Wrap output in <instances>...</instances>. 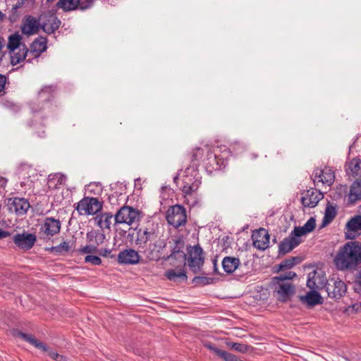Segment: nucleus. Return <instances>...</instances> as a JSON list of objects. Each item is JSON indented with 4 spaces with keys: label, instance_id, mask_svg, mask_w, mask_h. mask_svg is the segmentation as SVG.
<instances>
[{
    "label": "nucleus",
    "instance_id": "f257e3e1",
    "mask_svg": "<svg viewBox=\"0 0 361 361\" xmlns=\"http://www.w3.org/2000/svg\"><path fill=\"white\" fill-rule=\"evenodd\" d=\"M173 240V246L171 247V253L165 257V260L175 259L180 260L185 265L188 261V267L194 274L201 271L204 263V255L202 248L199 244L194 246L187 247L188 253L183 251L185 241L181 235L176 237Z\"/></svg>",
    "mask_w": 361,
    "mask_h": 361
},
{
    "label": "nucleus",
    "instance_id": "f03ea898",
    "mask_svg": "<svg viewBox=\"0 0 361 361\" xmlns=\"http://www.w3.org/2000/svg\"><path fill=\"white\" fill-rule=\"evenodd\" d=\"M334 263L339 271H356L361 264V242L352 240L345 243L339 248Z\"/></svg>",
    "mask_w": 361,
    "mask_h": 361
},
{
    "label": "nucleus",
    "instance_id": "7ed1b4c3",
    "mask_svg": "<svg viewBox=\"0 0 361 361\" xmlns=\"http://www.w3.org/2000/svg\"><path fill=\"white\" fill-rule=\"evenodd\" d=\"M316 227V220L310 217L303 226H295L288 236L286 237L279 245V255H285L298 247L301 243L300 237L312 231Z\"/></svg>",
    "mask_w": 361,
    "mask_h": 361
},
{
    "label": "nucleus",
    "instance_id": "20e7f679",
    "mask_svg": "<svg viewBox=\"0 0 361 361\" xmlns=\"http://www.w3.org/2000/svg\"><path fill=\"white\" fill-rule=\"evenodd\" d=\"M142 217V213L138 209L126 204L118 208L114 214V223L113 226L116 228L120 224L131 226L138 222Z\"/></svg>",
    "mask_w": 361,
    "mask_h": 361
},
{
    "label": "nucleus",
    "instance_id": "39448f33",
    "mask_svg": "<svg viewBox=\"0 0 361 361\" xmlns=\"http://www.w3.org/2000/svg\"><path fill=\"white\" fill-rule=\"evenodd\" d=\"M13 335L16 337L20 338L22 340L29 343L36 348L48 353V355L56 361H66V357L59 355L57 352L52 350L45 343L39 341L33 335L23 333L18 329H13Z\"/></svg>",
    "mask_w": 361,
    "mask_h": 361
},
{
    "label": "nucleus",
    "instance_id": "423d86ee",
    "mask_svg": "<svg viewBox=\"0 0 361 361\" xmlns=\"http://www.w3.org/2000/svg\"><path fill=\"white\" fill-rule=\"evenodd\" d=\"M106 238V235L102 230H94L86 233L87 245L80 247L78 252L80 254H95L98 247L102 245Z\"/></svg>",
    "mask_w": 361,
    "mask_h": 361
},
{
    "label": "nucleus",
    "instance_id": "0eeeda50",
    "mask_svg": "<svg viewBox=\"0 0 361 361\" xmlns=\"http://www.w3.org/2000/svg\"><path fill=\"white\" fill-rule=\"evenodd\" d=\"M271 287L277 300L283 303L290 301L295 293V286L290 282L271 281Z\"/></svg>",
    "mask_w": 361,
    "mask_h": 361
},
{
    "label": "nucleus",
    "instance_id": "6e6552de",
    "mask_svg": "<svg viewBox=\"0 0 361 361\" xmlns=\"http://www.w3.org/2000/svg\"><path fill=\"white\" fill-rule=\"evenodd\" d=\"M166 219L175 228L185 226L187 222L185 208L180 204L171 206L166 212Z\"/></svg>",
    "mask_w": 361,
    "mask_h": 361
},
{
    "label": "nucleus",
    "instance_id": "1a4fd4ad",
    "mask_svg": "<svg viewBox=\"0 0 361 361\" xmlns=\"http://www.w3.org/2000/svg\"><path fill=\"white\" fill-rule=\"evenodd\" d=\"M325 288L329 298L338 300L346 293L347 286L339 279H330L327 281Z\"/></svg>",
    "mask_w": 361,
    "mask_h": 361
},
{
    "label": "nucleus",
    "instance_id": "9d476101",
    "mask_svg": "<svg viewBox=\"0 0 361 361\" xmlns=\"http://www.w3.org/2000/svg\"><path fill=\"white\" fill-rule=\"evenodd\" d=\"M7 209L18 215H23L27 213L30 205L27 200L20 197L8 198L5 200Z\"/></svg>",
    "mask_w": 361,
    "mask_h": 361
},
{
    "label": "nucleus",
    "instance_id": "9b49d317",
    "mask_svg": "<svg viewBox=\"0 0 361 361\" xmlns=\"http://www.w3.org/2000/svg\"><path fill=\"white\" fill-rule=\"evenodd\" d=\"M61 222L59 219L53 217L45 219L44 224L41 225L39 235L40 238H45L46 236H53L60 232Z\"/></svg>",
    "mask_w": 361,
    "mask_h": 361
},
{
    "label": "nucleus",
    "instance_id": "f8f14e48",
    "mask_svg": "<svg viewBox=\"0 0 361 361\" xmlns=\"http://www.w3.org/2000/svg\"><path fill=\"white\" fill-rule=\"evenodd\" d=\"M14 244L19 248L28 250H30L37 241V236L34 233L23 231L22 233H16L13 237Z\"/></svg>",
    "mask_w": 361,
    "mask_h": 361
},
{
    "label": "nucleus",
    "instance_id": "ddd939ff",
    "mask_svg": "<svg viewBox=\"0 0 361 361\" xmlns=\"http://www.w3.org/2000/svg\"><path fill=\"white\" fill-rule=\"evenodd\" d=\"M33 116L29 123L30 128H32L33 132L40 137H43L45 134V124L42 122L44 121L45 116H44L40 112L41 109L37 110L32 108Z\"/></svg>",
    "mask_w": 361,
    "mask_h": 361
},
{
    "label": "nucleus",
    "instance_id": "4468645a",
    "mask_svg": "<svg viewBox=\"0 0 361 361\" xmlns=\"http://www.w3.org/2000/svg\"><path fill=\"white\" fill-rule=\"evenodd\" d=\"M252 239L253 246L257 250H265L269 247L270 236L267 230L264 228L259 229L255 233H252Z\"/></svg>",
    "mask_w": 361,
    "mask_h": 361
},
{
    "label": "nucleus",
    "instance_id": "2eb2a0df",
    "mask_svg": "<svg viewBox=\"0 0 361 361\" xmlns=\"http://www.w3.org/2000/svg\"><path fill=\"white\" fill-rule=\"evenodd\" d=\"M117 261L120 264H137L140 261V255L133 249H126L119 252Z\"/></svg>",
    "mask_w": 361,
    "mask_h": 361
},
{
    "label": "nucleus",
    "instance_id": "dca6fc26",
    "mask_svg": "<svg viewBox=\"0 0 361 361\" xmlns=\"http://www.w3.org/2000/svg\"><path fill=\"white\" fill-rule=\"evenodd\" d=\"M345 237L348 240H354L359 231H361V215L352 217L345 225Z\"/></svg>",
    "mask_w": 361,
    "mask_h": 361
},
{
    "label": "nucleus",
    "instance_id": "f3484780",
    "mask_svg": "<svg viewBox=\"0 0 361 361\" xmlns=\"http://www.w3.org/2000/svg\"><path fill=\"white\" fill-rule=\"evenodd\" d=\"M41 25L42 23L35 17L27 16L25 17L21 30L25 35H32L39 31L41 28Z\"/></svg>",
    "mask_w": 361,
    "mask_h": 361
},
{
    "label": "nucleus",
    "instance_id": "a211bd4d",
    "mask_svg": "<svg viewBox=\"0 0 361 361\" xmlns=\"http://www.w3.org/2000/svg\"><path fill=\"white\" fill-rule=\"evenodd\" d=\"M313 175L315 178H319V182L328 185H331L335 180L334 171L329 167H325L324 169L317 168Z\"/></svg>",
    "mask_w": 361,
    "mask_h": 361
},
{
    "label": "nucleus",
    "instance_id": "6ab92c4d",
    "mask_svg": "<svg viewBox=\"0 0 361 361\" xmlns=\"http://www.w3.org/2000/svg\"><path fill=\"white\" fill-rule=\"evenodd\" d=\"M47 39L45 37L39 36L36 38L30 44L29 51L33 58L36 59L47 50Z\"/></svg>",
    "mask_w": 361,
    "mask_h": 361
},
{
    "label": "nucleus",
    "instance_id": "aec40b11",
    "mask_svg": "<svg viewBox=\"0 0 361 361\" xmlns=\"http://www.w3.org/2000/svg\"><path fill=\"white\" fill-rule=\"evenodd\" d=\"M323 197L320 192L307 190L305 196L301 197V203L305 207H315L319 200Z\"/></svg>",
    "mask_w": 361,
    "mask_h": 361
},
{
    "label": "nucleus",
    "instance_id": "412c9836",
    "mask_svg": "<svg viewBox=\"0 0 361 361\" xmlns=\"http://www.w3.org/2000/svg\"><path fill=\"white\" fill-rule=\"evenodd\" d=\"M135 230L137 231L135 243L139 246L145 245L149 240L156 237L155 231L153 228L137 227Z\"/></svg>",
    "mask_w": 361,
    "mask_h": 361
},
{
    "label": "nucleus",
    "instance_id": "4be33fe9",
    "mask_svg": "<svg viewBox=\"0 0 361 361\" xmlns=\"http://www.w3.org/2000/svg\"><path fill=\"white\" fill-rule=\"evenodd\" d=\"M299 300L302 303H305L307 307H314L317 305H321L324 302L322 297L316 290H310L306 295H300Z\"/></svg>",
    "mask_w": 361,
    "mask_h": 361
},
{
    "label": "nucleus",
    "instance_id": "5701e85b",
    "mask_svg": "<svg viewBox=\"0 0 361 361\" xmlns=\"http://www.w3.org/2000/svg\"><path fill=\"white\" fill-rule=\"evenodd\" d=\"M47 21L42 23L41 29L49 35L54 33L61 25V20L54 14H49Z\"/></svg>",
    "mask_w": 361,
    "mask_h": 361
},
{
    "label": "nucleus",
    "instance_id": "b1692460",
    "mask_svg": "<svg viewBox=\"0 0 361 361\" xmlns=\"http://www.w3.org/2000/svg\"><path fill=\"white\" fill-rule=\"evenodd\" d=\"M361 200V178H356L350 188L348 196L349 204H354Z\"/></svg>",
    "mask_w": 361,
    "mask_h": 361
},
{
    "label": "nucleus",
    "instance_id": "393cba45",
    "mask_svg": "<svg viewBox=\"0 0 361 361\" xmlns=\"http://www.w3.org/2000/svg\"><path fill=\"white\" fill-rule=\"evenodd\" d=\"M204 346L207 349L210 350L211 351H212L219 357L224 360V361H244L243 360L239 359L236 355L232 353L219 349L211 343H205L204 344Z\"/></svg>",
    "mask_w": 361,
    "mask_h": 361
},
{
    "label": "nucleus",
    "instance_id": "a878e982",
    "mask_svg": "<svg viewBox=\"0 0 361 361\" xmlns=\"http://www.w3.org/2000/svg\"><path fill=\"white\" fill-rule=\"evenodd\" d=\"M200 184V180L187 176L183 179V185L181 190L185 195H191L198 190Z\"/></svg>",
    "mask_w": 361,
    "mask_h": 361
},
{
    "label": "nucleus",
    "instance_id": "bb28decb",
    "mask_svg": "<svg viewBox=\"0 0 361 361\" xmlns=\"http://www.w3.org/2000/svg\"><path fill=\"white\" fill-rule=\"evenodd\" d=\"M114 220V214L111 212H104L99 214H97L94 218L95 221L97 222V226L103 229L110 230L111 226L112 224V220Z\"/></svg>",
    "mask_w": 361,
    "mask_h": 361
},
{
    "label": "nucleus",
    "instance_id": "cd10ccee",
    "mask_svg": "<svg viewBox=\"0 0 361 361\" xmlns=\"http://www.w3.org/2000/svg\"><path fill=\"white\" fill-rule=\"evenodd\" d=\"M345 171L349 176L361 178V159L353 158L346 165Z\"/></svg>",
    "mask_w": 361,
    "mask_h": 361
},
{
    "label": "nucleus",
    "instance_id": "c85d7f7f",
    "mask_svg": "<svg viewBox=\"0 0 361 361\" xmlns=\"http://www.w3.org/2000/svg\"><path fill=\"white\" fill-rule=\"evenodd\" d=\"M302 261V257L300 256L290 257L283 259L279 264L274 267L275 272H279L282 270L290 269L295 265L299 264Z\"/></svg>",
    "mask_w": 361,
    "mask_h": 361
},
{
    "label": "nucleus",
    "instance_id": "c756f323",
    "mask_svg": "<svg viewBox=\"0 0 361 361\" xmlns=\"http://www.w3.org/2000/svg\"><path fill=\"white\" fill-rule=\"evenodd\" d=\"M240 264V259L234 257H225L222 261V267L227 274L233 273Z\"/></svg>",
    "mask_w": 361,
    "mask_h": 361
},
{
    "label": "nucleus",
    "instance_id": "7c9ffc66",
    "mask_svg": "<svg viewBox=\"0 0 361 361\" xmlns=\"http://www.w3.org/2000/svg\"><path fill=\"white\" fill-rule=\"evenodd\" d=\"M56 91V85L44 86L38 93L39 102H49L54 97Z\"/></svg>",
    "mask_w": 361,
    "mask_h": 361
},
{
    "label": "nucleus",
    "instance_id": "2f4dec72",
    "mask_svg": "<svg viewBox=\"0 0 361 361\" xmlns=\"http://www.w3.org/2000/svg\"><path fill=\"white\" fill-rule=\"evenodd\" d=\"M92 201V197H85L78 203L75 209L80 214H82V212H84L85 214L93 215Z\"/></svg>",
    "mask_w": 361,
    "mask_h": 361
},
{
    "label": "nucleus",
    "instance_id": "473e14b6",
    "mask_svg": "<svg viewBox=\"0 0 361 361\" xmlns=\"http://www.w3.org/2000/svg\"><path fill=\"white\" fill-rule=\"evenodd\" d=\"M21 40L22 36L18 32L8 37L7 49L11 54L17 49L22 47L23 43L21 42Z\"/></svg>",
    "mask_w": 361,
    "mask_h": 361
},
{
    "label": "nucleus",
    "instance_id": "72a5a7b5",
    "mask_svg": "<svg viewBox=\"0 0 361 361\" xmlns=\"http://www.w3.org/2000/svg\"><path fill=\"white\" fill-rule=\"evenodd\" d=\"M29 49L27 48L25 44H23L22 47L18 48V52H12L11 55V63L12 66H16L20 62L25 60Z\"/></svg>",
    "mask_w": 361,
    "mask_h": 361
},
{
    "label": "nucleus",
    "instance_id": "f704fd0d",
    "mask_svg": "<svg viewBox=\"0 0 361 361\" xmlns=\"http://www.w3.org/2000/svg\"><path fill=\"white\" fill-rule=\"evenodd\" d=\"M56 7L61 8L64 12L80 9V0H59Z\"/></svg>",
    "mask_w": 361,
    "mask_h": 361
},
{
    "label": "nucleus",
    "instance_id": "c9c22d12",
    "mask_svg": "<svg viewBox=\"0 0 361 361\" xmlns=\"http://www.w3.org/2000/svg\"><path fill=\"white\" fill-rule=\"evenodd\" d=\"M165 276L169 280L173 281H183L188 279L186 272L183 269H169L166 271Z\"/></svg>",
    "mask_w": 361,
    "mask_h": 361
},
{
    "label": "nucleus",
    "instance_id": "e433bc0d",
    "mask_svg": "<svg viewBox=\"0 0 361 361\" xmlns=\"http://www.w3.org/2000/svg\"><path fill=\"white\" fill-rule=\"evenodd\" d=\"M57 248L55 249L57 250L58 255H65L69 252H73L75 250V241L72 243L69 241H63L59 245H56Z\"/></svg>",
    "mask_w": 361,
    "mask_h": 361
},
{
    "label": "nucleus",
    "instance_id": "4c0bfd02",
    "mask_svg": "<svg viewBox=\"0 0 361 361\" xmlns=\"http://www.w3.org/2000/svg\"><path fill=\"white\" fill-rule=\"evenodd\" d=\"M336 215V207L328 203L324 213L322 225L325 226L333 221Z\"/></svg>",
    "mask_w": 361,
    "mask_h": 361
},
{
    "label": "nucleus",
    "instance_id": "58836bf2",
    "mask_svg": "<svg viewBox=\"0 0 361 361\" xmlns=\"http://www.w3.org/2000/svg\"><path fill=\"white\" fill-rule=\"evenodd\" d=\"M204 155V150L201 148L195 149L191 154L190 161L191 164L190 166L191 167H197L200 165V161L202 159Z\"/></svg>",
    "mask_w": 361,
    "mask_h": 361
},
{
    "label": "nucleus",
    "instance_id": "ea45409f",
    "mask_svg": "<svg viewBox=\"0 0 361 361\" xmlns=\"http://www.w3.org/2000/svg\"><path fill=\"white\" fill-rule=\"evenodd\" d=\"M207 160L208 161L207 164H209L212 169H217L220 167L217 154L215 152L208 150L207 152Z\"/></svg>",
    "mask_w": 361,
    "mask_h": 361
},
{
    "label": "nucleus",
    "instance_id": "a19ab883",
    "mask_svg": "<svg viewBox=\"0 0 361 361\" xmlns=\"http://www.w3.org/2000/svg\"><path fill=\"white\" fill-rule=\"evenodd\" d=\"M296 276L297 274L295 272L290 271L284 274H280L279 276L273 277L272 281L288 282V281L292 280Z\"/></svg>",
    "mask_w": 361,
    "mask_h": 361
},
{
    "label": "nucleus",
    "instance_id": "79ce46f5",
    "mask_svg": "<svg viewBox=\"0 0 361 361\" xmlns=\"http://www.w3.org/2000/svg\"><path fill=\"white\" fill-rule=\"evenodd\" d=\"M226 344L228 348L242 353H246L249 349V346L244 343L228 341Z\"/></svg>",
    "mask_w": 361,
    "mask_h": 361
},
{
    "label": "nucleus",
    "instance_id": "37998d69",
    "mask_svg": "<svg viewBox=\"0 0 361 361\" xmlns=\"http://www.w3.org/2000/svg\"><path fill=\"white\" fill-rule=\"evenodd\" d=\"M356 271L353 281V289L355 293L361 294V267L360 269L357 268Z\"/></svg>",
    "mask_w": 361,
    "mask_h": 361
},
{
    "label": "nucleus",
    "instance_id": "c03bdc74",
    "mask_svg": "<svg viewBox=\"0 0 361 361\" xmlns=\"http://www.w3.org/2000/svg\"><path fill=\"white\" fill-rule=\"evenodd\" d=\"M316 274V271H314L308 274L307 280V286L310 289V290H316L317 288H318V286L314 279Z\"/></svg>",
    "mask_w": 361,
    "mask_h": 361
},
{
    "label": "nucleus",
    "instance_id": "a18cd8bd",
    "mask_svg": "<svg viewBox=\"0 0 361 361\" xmlns=\"http://www.w3.org/2000/svg\"><path fill=\"white\" fill-rule=\"evenodd\" d=\"M214 279L212 278L206 276H195L192 279V283L196 284H200L202 286L211 284L213 283Z\"/></svg>",
    "mask_w": 361,
    "mask_h": 361
},
{
    "label": "nucleus",
    "instance_id": "49530a36",
    "mask_svg": "<svg viewBox=\"0 0 361 361\" xmlns=\"http://www.w3.org/2000/svg\"><path fill=\"white\" fill-rule=\"evenodd\" d=\"M85 262L90 263L92 265H100L102 264V259L98 256L88 255L85 257Z\"/></svg>",
    "mask_w": 361,
    "mask_h": 361
},
{
    "label": "nucleus",
    "instance_id": "de8ad7c7",
    "mask_svg": "<svg viewBox=\"0 0 361 361\" xmlns=\"http://www.w3.org/2000/svg\"><path fill=\"white\" fill-rule=\"evenodd\" d=\"M92 210L93 215L100 212L103 208V202L99 201V200L96 197H92Z\"/></svg>",
    "mask_w": 361,
    "mask_h": 361
},
{
    "label": "nucleus",
    "instance_id": "09e8293b",
    "mask_svg": "<svg viewBox=\"0 0 361 361\" xmlns=\"http://www.w3.org/2000/svg\"><path fill=\"white\" fill-rule=\"evenodd\" d=\"M122 195H123L122 193H118V192H115L114 193H113L109 196V202H110V204L111 205H118L119 204V203L118 202V197Z\"/></svg>",
    "mask_w": 361,
    "mask_h": 361
},
{
    "label": "nucleus",
    "instance_id": "8fccbe9b",
    "mask_svg": "<svg viewBox=\"0 0 361 361\" xmlns=\"http://www.w3.org/2000/svg\"><path fill=\"white\" fill-rule=\"evenodd\" d=\"M111 249L104 248V249L99 250L97 248V252L96 253H97L99 256H102V257L114 258V255H111Z\"/></svg>",
    "mask_w": 361,
    "mask_h": 361
},
{
    "label": "nucleus",
    "instance_id": "3c124183",
    "mask_svg": "<svg viewBox=\"0 0 361 361\" xmlns=\"http://www.w3.org/2000/svg\"><path fill=\"white\" fill-rule=\"evenodd\" d=\"M94 4L93 0H85L82 2L80 1V9L82 11L86 10L87 8H90Z\"/></svg>",
    "mask_w": 361,
    "mask_h": 361
},
{
    "label": "nucleus",
    "instance_id": "603ef678",
    "mask_svg": "<svg viewBox=\"0 0 361 361\" xmlns=\"http://www.w3.org/2000/svg\"><path fill=\"white\" fill-rule=\"evenodd\" d=\"M6 82V77L4 75L0 74V94L4 93L5 85Z\"/></svg>",
    "mask_w": 361,
    "mask_h": 361
},
{
    "label": "nucleus",
    "instance_id": "864d4df0",
    "mask_svg": "<svg viewBox=\"0 0 361 361\" xmlns=\"http://www.w3.org/2000/svg\"><path fill=\"white\" fill-rule=\"evenodd\" d=\"M11 233L8 231L0 228V240L10 236Z\"/></svg>",
    "mask_w": 361,
    "mask_h": 361
},
{
    "label": "nucleus",
    "instance_id": "5fc2aeb1",
    "mask_svg": "<svg viewBox=\"0 0 361 361\" xmlns=\"http://www.w3.org/2000/svg\"><path fill=\"white\" fill-rule=\"evenodd\" d=\"M213 267H214V274H219L218 268H217V259L216 257L212 259Z\"/></svg>",
    "mask_w": 361,
    "mask_h": 361
},
{
    "label": "nucleus",
    "instance_id": "6e6d98bb",
    "mask_svg": "<svg viewBox=\"0 0 361 361\" xmlns=\"http://www.w3.org/2000/svg\"><path fill=\"white\" fill-rule=\"evenodd\" d=\"M8 180L4 177L0 176V188H5L7 184Z\"/></svg>",
    "mask_w": 361,
    "mask_h": 361
},
{
    "label": "nucleus",
    "instance_id": "4d7b16f0",
    "mask_svg": "<svg viewBox=\"0 0 361 361\" xmlns=\"http://www.w3.org/2000/svg\"><path fill=\"white\" fill-rule=\"evenodd\" d=\"M56 248H57V246H53L51 247L45 248V250L47 251H49V252L54 253V254L57 255V250H55Z\"/></svg>",
    "mask_w": 361,
    "mask_h": 361
},
{
    "label": "nucleus",
    "instance_id": "13d9d810",
    "mask_svg": "<svg viewBox=\"0 0 361 361\" xmlns=\"http://www.w3.org/2000/svg\"><path fill=\"white\" fill-rule=\"evenodd\" d=\"M5 39L4 37H0V51H1L2 48L4 47Z\"/></svg>",
    "mask_w": 361,
    "mask_h": 361
},
{
    "label": "nucleus",
    "instance_id": "bf43d9fd",
    "mask_svg": "<svg viewBox=\"0 0 361 361\" xmlns=\"http://www.w3.org/2000/svg\"><path fill=\"white\" fill-rule=\"evenodd\" d=\"M23 2H18L17 4L13 6L12 10L16 11L18 8H20L23 6Z\"/></svg>",
    "mask_w": 361,
    "mask_h": 361
},
{
    "label": "nucleus",
    "instance_id": "052dcab7",
    "mask_svg": "<svg viewBox=\"0 0 361 361\" xmlns=\"http://www.w3.org/2000/svg\"><path fill=\"white\" fill-rule=\"evenodd\" d=\"M4 16L5 15L1 11H0V21L4 20Z\"/></svg>",
    "mask_w": 361,
    "mask_h": 361
},
{
    "label": "nucleus",
    "instance_id": "680f3d73",
    "mask_svg": "<svg viewBox=\"0 0 361 361\" xmlns=\"http://www.w3.org/2000/svg\"><path fill=\"white\" fill-rule=\"evenodd\" d=\"M120 234H121L122 235H124L126 234V231H121L120 232Z\"/></svg>",
    "mask_w": 361,
    "mask_h": 361
},
{
    "label": "nucleus",
    "instance_id": "e2e57ef3",
    "mask_svg": "<svg viewBox=\"0 0 361 361\" xmlns=\"http://www.w3.org/2000/svg\"><path fill=\"white\" fill-rule=\"evenodd\" d=\"M46 1H47V2H48V3H52V2H54L55 0H46Z\"/></svg>",
    "mask_w": 361,
    "mask_h": 361
},
{
    "label": "nucleus",
    "instance_id": "0e129e2a",
    "mask_svg": "<svg viewBox=\"0 0 361 361\" xmlns=\"http://www.w3.org/2000/svg\"><path fill=\"white\" fill-rule=\"evenodd\" d=\"M178 177L176 176L174 177L173 180L176 182L178 180Z\"/></svg>",
    "mask_w": 361,
    "mask_h": 361
},
{
    "label": "nucleus",
    "instance_id": "69168bd1",
    "mask_svg": "<svg viewBox=\"0 0 361 361\" xmlns=\"http://www.w3.org/2000/svg\"><path fill=\"white\" fill-rule=\"evenodd\" d=\"M9 19L11 22H13L15 20V18L13 19L11 16L9 17Z\"/></svg>",
    "mask_w": 361,
    "mask_h": 361
},
{
    "label": "nucleus",
    "instance_id": "338daca9",
    "mask_svg": "<svg viewBox=\"0 0 361 361\" xmlns=\"http://www.w3.org/2000/svg\"><path fill=\"white\" fill-rule=\"evenodd\" d=\"M273 242H274V243H276V238H274L273 239Z\"/></svg>",
    "mask_w": 361,
    "mask_h": 361
}]
</instances>
